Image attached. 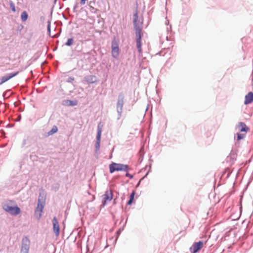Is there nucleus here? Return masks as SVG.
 <instances>
[{
    "label": "nucleus",
    "instance_id": "29",
    "mask_svg": "<svg viewBox=\"0 0 253 253\" xmlns=\"http://www.w3.org/2000/svg\"><path fill=\"white\" fill-rule=\"evenodd\" d=\"M71 80H74V78L71 79Z\"/></svg>",
    "mask_w": 253,
    "mask_h": 253
},
{
    "label": "nucleus",
    "instance_id": "4",
    "mask_svg": "<svg viewBox=\"0 0 253 253\" xmlns=\"http://www.w3.org/2000/svg\"><path fill=\"white\" fill-rule=\"evenodd\" d=\"M44 202H41V200L39 199L37 207L35 210V214L38 219H40L42 215V212L44 208Z\"/></svg>",
    "mask_w": 253,
    "mask_h": 253
},
{
    "label": "nucleus",
    "instance_id": "18",
    "mask_svg": "<svg viewBox=\"0 0 253 253\" xmlns=\"http://www.w3.org/2000/svg\"><path fill=\"white\" fill-rule=\"evenodd\" d=\"M58 130V128L56 126H54L52 129L48 132L47 134L48 135H51L53 134L54 133H56Z\"/></svg>",
    "mask_w": 253,
    "mask_h": 253
},
{
    "label": "nucleus",
    "instance_id": "30",
    "mask_svg": "<svg viewBox=\"0 0 253 253\" xmlns=\"http://www.w3.org/2000/svg\"><path fill=\"white\" fill-rule=\"evenodd\" d=\"M71 80H74V78L71 79Z\"/></svg>",
    "mask_w": 253,
    "mask_h": 253
},
{
    "label": "nucleus",
    "instance_id": "5",
    "mask_svg": "<svg viewBox=\"0 0 253 253\" xmlns=\"http://www.w3.org/2000/svg\"><path fill=\"white\" fill-rule=\"evenodd\" d=\"M113 199V192L111 190H107L102 195V204L105 206L107 202H110Z\"/></svg>",
    "mask_w": 253,
    "mask_h": 253
},
{
    "label": "nucleus",
    "instance_id": "10",
    "mask_svg": "<svg viewBox=\"0 0 253 253\" xmlns=\"http://www.w3.org/2000/svg\"><path fill=\"white\" fill-rule=\"evenodd\" d=\"M52 223L53 231L56 236H58L59 234L60 228L59 224L56 217H54L53 218Z\"/></svg>",
    "mask_w": 253,
    "mask_h": 253
},
{
    "label": "nucleus",
    "instance_id": "1",
    "mask_svg": "<svg viewBox=\"0 0 253 253\" xmlns=\"http://www.w3.org/2000/svg\"><path fill=\"white\" fill-rule=\"evenodd\" d=\"M12 203L13 202L10 201L4 204L3 205V210L12 215L19 214L21 211L20 208L17 206H13Z\"/></svg>",
    "mask_w": 253,
    "mask_h": 253
},
{
    "label": "nucleus",
    "instance_id": "28",
    "mask_svg": "<svg viewBox=\"0 0 253 253\" xmlns=\"http://www.w3.org/2000/svg\"><path fill=\"white\" fill-rule=\"evenodd\" d=\"M96 144H97V146H98V147H99V144H98V143H97V142H96Z\"/></svg>",
    "mask_w": 253,
    "mask_h": 253
},
{
    "label": "nucleus",
    "instance_id": "7",
    "mask_svg": "<svg viewBox=\"0 0 253 253\" xmlns=\"http://www.w3.org/2000/svg\"><path fill=\"white\" fill-rule=\"evenodd\" d=\"M30 240L28 238H25L22 240V244L21 249V253H28L30 246Z\"/></svg>",
    "mask_w": 253,
    "mask_h": 253
},
{
    "label": "nucleus",
    "instance_id": "24",
    "mask_svg": "<svg viewBox=\"0 0 253 253\" xmlns=\"http://www.w3.org/2000/svg\"><path fill=\"white\" fill-rule=\"evenodd\" d=\"M10 6L11 7L12 10L13 12H15L16 11L14 4L13 2L10 3Z\"/></svg>",
    "mask_w": 253,
    "mask_h": 253
},
{
    "label": "nucleus",
    "instance_id": "26",
    "mask_svg": "<svg viewBox=\"0 0 253 253\" xmlns=\"http://www.w3.org/2000/svg\"><path fill=\"white\" fill-rule=\"evenodd\" d=\"M126 176H127V177H130V178H132V175H131V174H129V173H126Z\"/></svg>",
    "mask_w": 253,
    "mask_h": 253
},
{
    "label": "nucleus",
    "instance_id": "27",
    "mask_svg": "<svg viewBox=\"0 0 253 253\" xmlns=\"http://www.w3.org/2000/svg\"><path fill=\"white\" fill-rule=\"evenodd\" d=\"M47 29L49 31L50 30V22H49L47 26Z\"/></svg>",
    "mask_w": 253,
    "mask_h": 253
},
{
    "label": "nucleus",
    "instance_id": "19",
    "mask_svg": "<svg viewBox=\"0 0 253 253\" xmlns=\"http://www.w3.org/2000/svg\"><path fill=\"white\" fill-rule=\"evenodd\" d=\"M101 135V128H99L98 127V129H97V137H96L97 143H98V144L100 143V142Z\"/></svg>",
    "mask_w": 253,
    "mask_h": 253
},
{
    "label": "nucleus",
    "instance_id": "23",
    "mask_svg": "<svg viewBox=\"0 0 253 253\" xmlns=\"http://www.w3.org/2000/svg\"><path fill=\"white\" fill-rule=\"evenodd\" d=\"M73 39L72 38L68 39L66 43V45L67 46H70L73 44Z\"/></svg>",
    "mask_w": 253,
    "mask_h": 253
},
{
    "label": "nucleus",
    "instance_id": "14",
    "mask_svg": "<svg viewBox=\"0 0 253 253\" xmlns=\"http://www.w3.org/2000/svg\"><path fill=\"white\" fill-rule=\"evenodd\" d=\"M78 104V101L77 100H64L63 102V104L64 106H76Z\"/></svg>",
    "mask_w": 253,
    "mask_h": 253
},
{
    "label": "nucleus",
    "instance_id": "16",
    "mask_svg": "<svg viewBox=\"0 0 253 253\" xmlns=\"http://www.w3.org/2000/svg\"><path fill=\"white\" fill-rule=\"evenodd\" d=\"M236 158L237 154L234 152H232L230 154L229 156L227 157V161L232 164L236 159Z\"/></svg>",
    "mask_w": 253,
    "mask_h": 253
},
{
    "label": "nucleus",
    "instance_id": "25",
    "mask_svg": "<svg viewBox=\"0 0 253 253\" xmlns=\"http://www.w3.org/2000/svg\"><path fill=\"white\" fill-rule=\"evenodd\" d=\"M86 0H81L80 3L82 5H84L85 4Z\"/></svg>",
    "mask_w": 253,
    "mask_h": 253
},
{
    "label": "nucleus",
    "instance_id": "2",
    "mask_svg": "<svg viewBox=\"0 0 253 253\" xmlns=\"http://www.w3.org/2000/svg\"><path fill=\"white\" fill-rule=\"evenodd\" d=\"M127 169L128 166L123 164L113 163L109 165L110 173H113L115 171H126Z\"/></svg>",
    "mask_w": 253,
    "mask_h": 253
},
{
    "label": "nucleus",
    "instance_id": "15",
    "mask_svg": "<svg viewBox=\"0 0 253 253\" xmlns=\"http://www.w3.org/2000/svg\"><path fill=\"white\" fill-rule=\"evenodd\" d=\"M84 81L88 84H92L96 82V78L94 76H88L84 78Z\"/></svg>",
    "mask_w": 253,
    "mask_h": 253
},
{
    "label": "nucleus",
    "instance_id": "3",
    "mask_svg": "<svg viewBox=\"0 0 253 253\" xmlns=\"http://www.w3.org/2000/svg\"><path fill=\"white\" fill-rule=\"evenodd\" d=\"M120 53V49L118 42L114 40L111 43V54L113 58H118Z\"/></svg>",
    "mask_w": 253,
    "mask_h": 253
},
{
    "label": "nucleus",
    "instance_id": "12",
    "mask_svg": "<svg viewBox=\"0 0 253 253\" xmlns=\"http://www.w3.org/2000/svg\"><path fill=\"white\" fill-rule=\"evenodd\" d=\"M133 17H134L133 25H134V28L135 31H136V30L137 28L140 29L141 30V31H142V23L139 24L137 23L138 16V14H137V12H136L133 14Z\"/></svg>",
    "mask_w": 253,
    "mask_h": 253
},
{
    "label": "nucleus",
    "instance_id": "6",
    "mask_svg": "<svg viewBox=\"0 0 253 253\" xmlns=\"http://www.w3.org/2000/svg\"><path fill=\"white\" fill-rule=\"evenodd\" d=\"M141 32L140 29L137 28L136 31H135L136 38V46L139 53L142 52L141 48Z\"/></svg>",
    "mask_w": 253,
    "mask_h": 253
},
{
    "label": "nucleus",
    "instance_id": "31",
    "mask_svg": "<svg viewBox=\"0 0 253 253\" xmlns=\"http://www.w3.org/2000/svg\"><path fill=\"white\" fill-rule=\"evenodd\" d=\"M57 1V0H54V1L56 2Z\"/></svg>",
    "mask_w": 253,
    "mask_h": 253
},
{
    "label": "nucleus",
    "instance_id": "9",
    "mask_svg": "<svg viewBox=\"0 0 253 253\" xmlns=\"http://www.w3.org/2000/svg\"><path fill=\"white\" fill-rule=\"evenodd\" d=\"M19 74V72L17 71L14 73H11L10 74L7 75L2 77L1 78V81L0 82V85L7 82V81L10 80L11 78L15 77Z\"/></svg>",
    "mask_w": 253,
    "mask_h": 253
},
{
    "label": "nucleus",
    "instance_id": "20",
    "mask_svg": "<svg viewBox=\"0 0 253 253\" xmlns=\"http://www.w3.org/2000/svg\"><path fill=\"white\" fill-rule=\"evenodd\" d=\"M135 194V193L134 191H132V192L131 193L130 196V199L127 202V205H130L132 204V201L134 199V197Z\"/></svg>",
    "mask_w": 253,
    "mask_h": 253
},
{
    "label": "nucleus",
    "instance_id": "17",
    "mask_svg": "<svg viewBox=\"0 0 253 253\" xmlns=\"http://www.w3.org/2000/svg\"><path fill=\"white\" fill-rule=\"evenodd\" d=\"M21 17L22 21L25 22L27 20L28 17V15L26 11H24L22 12L21 15Z\"/></svg>",
    "mask_w": 253,
    "mask_h": 253
},
{
    "label": "nucleus",
    "instance_id": "13",
    "mask_svg": "<svg viewBox=\"0 0 253 253\" xmlns=\"http://www.w3.org/2000/svg\"><path fill=\"white\" fill-rule=\"evenodd\" d=\"M253 102V92H250L245 97L244 104L247 105Z\"/></svg>",
    "mask_w": 253,
    "mask_h": 253
},
{
    "label": "nucleus",
    "instance_id": "22",
    "mask_svg": "<svg viewBox=\"0 0 253 253\" xmlns=\"http://www.w3.org/2000/svg\"><path fill=\"white\" fill-rule=\"evenodd\" d=\"M245 135H246V134H244V133L240 134L239 133H237V140L239 141L241 139H244L245 137Z\"/></svg>",
    "mask_w": 253,
    "mask_h": 253
},
{
    "label": "nucleus",
    "instance_id": "11",
    "mask_svg": "<svg viewBox=\"0 0 253 253\" xmlns=\"http://www.w3.org/2000/svg\"><path fill=\"white\" fill-rule=\"evenodd\" d=\"M236 128L240 132H245V133L249 130V128L243 122H240L238 125H237Z\"/></svg>",
    "mask_w": 253,
    "mask_h": 253
},
{
    "label": "nucleus",
    "instance_id": "8",
    "mask_svg": "<svg viewBox=\"0 0 253 253\" xmlns=\"http://www.w3.org/2000/svg\"><path fill=\"white\" fill-rule=\"evenodd\" d=\"M203 246L204 244L202 241L196 242L190 248L189 250L192 253H196L203 248Z\"/></svg>",
    "mask_w": 253,
    "mask_h": 253
},
{
    "label": "nucleus",
    "instance_id": "21",
    "mask_svg": "<svg viewBox=\"0 0 253 253\" xmlns=\"http://www.w3.org/2000/svg\"><path fill=\"white\" fill-rule=\"evenodd\" d=\"M124 104V101L123 98H119L117 102V107L118 108L120 107L121 109L123 107Z\"/></svg>",
    "mask_w": 253,
    "mask_h": 253
}]
</instances>
